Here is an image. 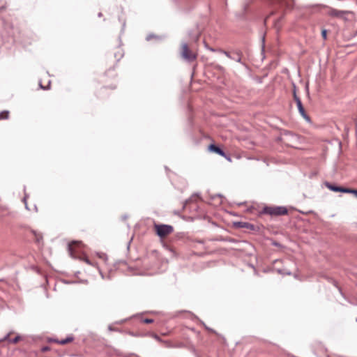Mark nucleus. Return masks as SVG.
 Masks as SVG:
<instances>
[{
    "mask_svg": "<svg viewBox=\"0 0 357 357\" xmlns=\"http://www.w3.org/2000/svg\"><path fill=\"white\" fill-rule=\"evenodd\" d=\"M210 50H211V51H212V52H214V51H215V50H214V49H213V48H210Z\"/></svg>",
    "mask_w": 357,
    "mask_h": 357,
    "instance_id": "c9c22d12",
    "label": "nucleus"
},
{
    "mask_svg": "<svg viewBox=\"0 0 357 357\" xmlns=\"http://www.w3.org/2000/svg\"><path fill=\"white\" fill-rule=\"evenodd\" d=\"M348 193L353 194L357 197V190L356 189H351L348 191Z\"/></svg>",
    "mask_w": 357,
    "mask_h": 357,
    "instance_id": "4be33fe9",
    "label": "nucleus"
},
{
    "mask_svg": "<svg viewBox=\"0 0 357 357\" xmlns=\"http://www.w3.org/2000/svg\"><path fill=\"white\" fill-rule=\"evenodd\" d=\"M175 347H178V348H182V347H184V344L183 343H179V344H175Z\"/></svg>",
    "mask_w": 357,
    "mask_h": 357,
    "instance_id": "cd10ccee",
    "label": "nucleus"
},
{
    "mask_svg": "<svg viewBox=\"0 0 357 357\" xmlns=\"http://www.w3.org/2000/svg\"><path fill=\"white\" fill-rule=\"evenodd\" d=\"M50 82L49 83V84H48V86H47V87H44V86H43V85H42L41 84H40V86L42 89H45V90H46V89H50Z\"/></svg>",
    "mask_w": 357,
    "mask_h": 357,
    "instance_id": "c85d7f7f",
    "label": "nucleus"
},
{
    "mask_svg": "<svg viewBox=\"0 0 357 357\" xmlns=\"http://www.w3.org/2000/svg\"><path fill=\"white\" fill-rule=\"evenodd\" d=\"M9 111L3 110L0 112V121L6 120L9 118Z\"/></svg>",
    "mask_w": 357,
    "mask_h": 357,
    "instance_id": "f8f14e48",
    "label": "nucleus"
},
{
    "mask_svg": "<svg viewBox=\"0 0 357 357\" xmlns=\"http://www.w3.org/2000/svg\"><path fill=\"white\" fill-rule=\"evenodd\" d=\"M321 36L324 40L327 38V31L326 29L321 31Z\"/></svg>",
    "mask_w": 357,
    "mask_h": 357,
    "instance_id": "5701e85b",
    "label": "nucleus"
},
{
    "mask_svg": "<svg viewBox=\"0 0 357 357\" xmlns=\"http://www.w3.org/2000/svg\"><path fill=\"white\" fill-rule=\"evenodd\" d=\"M162 39V38L161 36L153 34V33H149L146 37V40L147 41H150L151 40H161Z\"/></svg>",
    "mask_w": 357,
    "mask_h": 357,
    "instance_id": "1a4fd4ad",
    "label": "nucleus"
},
{
    "mask_svg": "<svg viewBox=\"0 0 357 357\" xmlns=\"http://www.w3.org/2000/svg\"><path fill=\"white\" fill-rule=\"evenodd\" d=\"M116 88V85L115 84H112L111 85L108 86H103L101 90L99 91V95L101 96V95H103V93H105V91L107 89H112V90H114Z\"/></svg>",
    "mask_w": 357,
    "mask_h": 357,
    "instance_id": "9b49d317",
    "label": "nucleus"
},
{
    "mask_svg": "<svg viewBox=\"0 0 357 357\" xmlns=\"http://www.w3.org/2000/svg\"><path fill=\"white\" fill-rule=\"evenodd\" d=\"M156 234L161 238L167 236L174 231V227L169 225H154Z\"/></svg>",
    "mask_w": 357,
    "mask_h": 357,
    "instance_id": "7ed1b4c3",
    "label": "nucleus"
},
{
    "mask_svg": "<svg viewBox=\"0 0 357 357\" xmlns=\"http://www.w3.org/2000/svg\"><path fill=\"white\" fill-rule=\"evenodd\" d=\"M75 242L70 243L68 245V250L71 257H74V250L73 245L75 244Z\"/></svg>",
    "mask_w": 357,
    "mask_h": 357,
    "instance_id": "a211bd4d",
    "label": "nucleus"
},
{
    "mask_svg": "<svg viewBox=\"0 0 357 357\" xmlns=\"http://www.w3.org/2000/svg\"><path fill=\"white\" fill-rule=\"evenodd\" d=\"M85 262L89 265H92L91 262L90 261V260L89 259H85Z\"/></svg>",
    "mask_w": 357,
    "mask_h": 357,
    "instance_id": "7c9ffc66",
    "label": "nucleus"
},
{
    "mask_svg": "<svg viewBox=\"0 0 357 357\" xmlns=\"http://www.w3.org/2000/svg\"><path fill=\"white\" fill-rule=\"evenodd\" d=\"M98 257H99V258L102 259L105 262H106L107 260V256L104 253L98 254Z\"/></svg>",
    "mask_w": 357,
    "mask_h": 357,
    "instance_id": "6ab92c4d",
    "label": "nucleus"
},
{
    "mask_svg": "<svg viewBox=\"0 0 357 357\" xmlns=\"http://www.w3.org/2000/svg\"><path fill=\"white\" fill-rule=\"evenodd\" d=\"M206 330H208V331H211V332H212V333H213L217 334V333H216L214 330H213V329H211V328H208V327H206Z\"/></svg>",
    "mask_w": 357,
    "mask_h": 357,
    "instance_id": "c756f323",
    "label": "nucleus"
},
{
    "mask_svg": "<svg viewBox=\"0 0 357 357\" xmlns=\"http://www.w3.org/2000/svg\"><path fill=\"white\" fill-rule=\"evenodd\" d=\"M142 322L144 323V324H151V323L153 322V319H149V318H145V319H142Z\"/></svg>",
    "mask_w": 357,
    "mask_h": 357,
    "instance_id": "412c9836",
    "label": "nucleus"
},
{
    "mask_svg": "<svg viewBox=\"0 0 357 357\" xmlns=\"http://www.w3.org/2000/svg\"><path fill=\"white\" fill-rule=\"evenodd\" d=\"M277 272L281 275H291V271L287 268H278V269H277Z\"/></svg>",
    "mask_w": 357,
    "mask_h": 357,
    "instance_id": "9d476101",
    "label": "nucleus"
},
{
    "mask_svg": "<svg viewBox=\"0 0 357 357\" xmlns=\"http://www.w3.org/2000/svg\"><path fill=\"white\" fill-rule=\"evenodd\" d=\"M73 340V337L70 336V337H67L66 338L61 340H57L56 342L59 344L63 345V344H66L67 343L71 342Z\"/></svg>",
    "mask_w": 357,
    "mask_h": 357,
    "instance_id": "ddd939ff",
    "label": "nucleus"
},
{
    "mask_svg": "<svg viewBox=\"0 0 357 357\" xmlns=\"http://www.w3.org/2000/svg\"><path fill=\"white\" fill-rule=\"evenodd\" d=\"M298 109L300 114L307 121H310V116L306 114L305 110L303 106L301 100L300 98H296V101H295Z\"/></svg>",
    "mask_w": 357,
    "mask_h": 357,
    "instance_id": "423d86ee",
    "label": "nucleus"
},
{
    "mask_svg": "<svg viewBox=\"0 0 357 357\" xmlns=\"http://www.w3.org/2000/svg\"><path fill=\"white\" fill-rule=\"evenodd\" d=\"M123 56L122 50L120 48H117L116 52H114V57L116 59V61H119Z\"/></svg>",
    "mask_w": 357,
    "mask_h": 357,
    "instance_id": "4468645a",
    "label": "nucleus"
},
{
    "mask_svg": "<svg viewBox=\"0 0 357 357\" xmlns=\"http://www.w3.org/2000/svg\"><path fill=\"white\" fill-rule=\"evenodd\" d=\"M162 344H164V346L167 348H175V344H174L172 342H171L170 341H168V340H163L161 342Z\"/></svg>",
    "mask_w": 357,
    "mask_h": 357,
    "instance_id": "f3484780",
    "label": "nucleus"
},
{
    "mask_svg": "<svg viewBox=\"0 0 357 357\" xmlns=\"http://www.w3.org/2000/svg\"><path fill=\"white\" fill-rule=\"evenodd\" d=\"M49 350V347H44L42 348V351H48Z\"/></svg>",
    "mask_w": 357,
    "mask_h": 357,
    "instance_id": "2f4dec72",
    "label": "nucleus"
},
{
    "mask_svg": "<svg viewBox=\"0 0 357 357\" xmlns=\"http://www.w3.org/2000/svg\"><path fill=\"white\" fill-rule=\"evenodd\" d=\"M260 214H266L271 216H280L288 213V209L285 206H264L259 212Z\"/></svg>",
    "mask_w": 357,
    "mask_h": 357,
    "instance_id": "f03ea898",
    "label": "nucleus"
},
{
    "mask_svg": "<svg viewBox=\"0 0 357 357\" xmlns=\"http://www.w3.org/2000/svg\"><path fill=\"white\" fill-rule=\"evenodd\" d=\"M33 234L35 237V241L37 243H40L43 241V236L41 234L37 233L36 231H33Z\"/></svg>",
    "mask_w": 357,
    "mask_h": 357,
    "instance_id": "2eb2a0df",
    "label": "nucleus"
},
{
    "mask_svg": "<svg viewBox=\"0 0 357 357\" xmlns=\"http://www.w3.org/2000/svg\"><path fill=\"white\" fill-rule=\"evenodd\" d=\"M273 245H275L278 246V245H279V243H273Z\"/></svg>",
    "mask_w": 357,
    "mask_h": 357,
    "instance_id": "72a5a7b5",
    "label": "nucleus"
},
{
    "mask_svg": "<svg viewBox=\"0 0 357 357\" xmlns=\"http://www.w3.org/2000/svg\"><path fill=\"white\" fill-rule=\"evenodd\" d=\"M129 334H130V335H132V336H134V335H134V333H132V332H130V333H129Z\"/></svg>",
    "mask_w": 357,
    "mask_h": 357,
    "instance_id": "f704fd0d",
    "label": "nucleus"
},
{
    "mask_svg": "<svg viewBox=\"0 0 357 357\" xmlns=\"http://www.w3.org/2000/svg\"><path fill=\"white\" fill-rule=\"evenodd\" d=\"M108 329H109V331H118V330H117V329H116V328H113L112 326H109Z\"/></svg>",
    "mask_w": 357,
    "mask_h": 357,
    "instance_id": "473e14b6",
    "label": "nucleus"
},
{
    "mask_svg": "<svg viewBox=\"0 0 357 357\" xmlns=\"http://www.w3.org/2000/svg\"><path fill=\"white\" fill-rule=\"evenodd\" d=\"M180 54L181 58L189 62H193L197 58V53L190 50L187 43H182L181 45Z\"/></svg>",
    "mask_w": 357,
    "mask_h": 357,
    "instance_id": "f257e3e1",
    "label": "nucleus"
},
{
    "mask_svg": "<svg viewBox=\"0 0 357 357\" xmlns=\"http://www.w3.org/2000/svg\"><path fill=\"white\" fill-rule=\"evenodd\" d=\"M219 51L226 55L228 58L231 59L232 55L230 52L222 50H220Z\"/></svg>",
    "mask_w": 357,
    "mask_h": 357,
    "instance_id": "aec40b11",
    "label": "nucleus"
},
{
    "mask_svg": "<svg viewBox=\"0 0 357 357\" xmlns=\"http://www.w3.org/2000/svg\"><path fill=\"white\" fill-rule=\"evenodd\" d=\"M294 91H293L294 99L295 101H296V98H300L296 94V86H294Z\"/></svg>",
    "mask_w": 357,
    "mask_h": 357,
    "instance_id": "393cba45",
    "label": "nucleus"
},
{
    "mask_svg": "<svg viewBox=\"0 0 357 357\" xmlns=\"http://www.w3.org/2000/svg\"><path fill=\"white\" fill-rule=\"evenodd\" d=\"M215 68L220 71H224V70H225V68L220 65H215Z\"/></svg>",
    "mask_w": 357,
    "mask_h": 357,
    "instance_id": "a878e982",
    "label": "nucleus"
},
{
    "mask_svg": "<svg viewBox=\"0 0 357 357\" xmlns=\"http://www.w3.org/2000/svg\"><path fill=\"white\" fill-rule=\"evenodd\" d=\"M325 185L331 190L333 192H340L344 193H348V191L349 190V188H343L340 186H336L333 184H331L329 182H326Z\"/></svg>",
    "mask_w": 357,
    "mask_h": 357,
    "instance_id": "0eeeda50",
    "label": "nucleus"
},
{
    "mask_svg": "<svg viewBox=\"0 0 357 357\" xmlns=\"http://www.w3.org/2000/svg\"><path fill=\"white\" fill-rule=\"evenodd\" d=\"M20 340V337L19 336H17L15 337L13 340H12V342L13 343H17Z\"/></svg>",
    "mask_w": 357,
    "mask_h": 357,
    "instance_id": "bb28decb",
    "label": "nucleus"
},
{
    "mask_svg": "<svg viewBox=\"0 0 357 357\" xmlns=\"http://www.w3.org/2000/svg\"><path fill=\"white\" fill-rule=\"evenodd\" d=\"M347 13V11L339 10L333 8H330L328 15L331 17L342 18Z\"/></svg>",
    "mask_w": 357,
    "mask_h": 357,
    "instance_id": "39448f33",
    "label": "nucleus"
},
{
    "mask_svg": "<svg viewBox=\"0 0 357 357\" xmlns=\"http://www.w3.org/2000/svg\"><path fill=\"white\" fill-rule=\"evenodd\" d=\"M238 226L241 228H253L254 226L248 222H239L238 223Z\"/></svg>",
    "mask_w": 357,
    "mask_h": 357,
    "instance_id": "dca6fc26",
    "label": "nucleus"
},
{
    "mask_svg": "<svg viewBox=\"0 0 357 357\" xmlns=\"http://www.w3.org/2000/svg\"><path fill=\"white\" fill-rule=\"evenodd\" d=\"M208 151H210L211 152L215 153L218 154L219 155L224 157L229 161H231L230 157L229 155H227L222 149H221L220 147H218L215 144H210L208 146Z\"/></svg>",
    "mask_w": 357,
    "mask_h": 357,
    "instance_id": "20e7f679",
    "label": "nucleus"
},
{
    "mask_svg": "<svg viewBox=\"0 0 357 357\" xmlns=\"http://www.w3.org/2000/svg\"><path fill=\"white\" fill-rule=\"evenodd\" d=\"M152 337L159 342H162V340L156 334H153Z\"/></svg>",
    "mask_w": 357,
    "mask_h": 357,
    "instance_id": "b1692460",
    "label": "nucleus"
},
{
    "mask_svg": "<svg viewBox=\"0 0 357 357\" xmlns=\"http://www.w3.org/2000/svg\"><path fill=\"white\" fill-rule=\"evenodd\" d=\"M243 53L241 50H236L234 52L231 59L238 63H242Z\"/></svg>",
    "mask_w": 357,
    "mask_h": 357,
    "instance_id": "6e6552de",
    "label": "nucleus"
}]
</instances>
